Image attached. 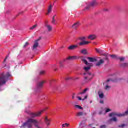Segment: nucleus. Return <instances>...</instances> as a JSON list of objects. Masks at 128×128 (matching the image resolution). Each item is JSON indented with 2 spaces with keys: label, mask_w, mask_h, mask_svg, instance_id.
Here are the masks:
<instances>
[{
  "label": "nucleus",
  "mask_w": 128,
  "mask_h": 128,
  "mask_svg": "<svg viewBox=\"0 0 128 128\" xmlns=\"http://www.w3.org/2000/svg\"><path fill=\"white\" fill-rule=\"evenodd\" d=\"M44 122L46 126L47 127L50 126V124L52 122V120L48 118L47 116L44 118Z\"/></svg>",
  "instance_id": "6e6552de"
},
{
  "label": "nucleus",
  "mask_w": 128,
  "mask_h": 128,
  "mask_svg": "<svg viewBox=\"0 0 128 128\" xmlns=\"http://www.w3.org/2000/svg\"><path fill=\"white\" fill-rule=\"evenodd\" d=\"M76 96V94H74L72 96V100H74V96Z\"/></svg>",
  "instance_id": "09e8293b"
},
{
  "label": "nucleus",
  "mask_w": 128,
  "mask_h": 128,
  "mask_svg": "<svg viewBox=\"0 0 128 128\" xmlns=\"http://www.w3.org/2000/svg\"><path fill=\"white\" fill-rule=\"evenodd\" d=\"M74 80V78L70 76H68L67 78H65L66 82H68V80Z\"/></svg>",
  "instance_id": "c756f323"
},
{
  "label": "nucleus",
  "mask_w": 128,
  "mask_h": 128,
  "mask_svg": "<svg viewBox=\"0 0 128 128\" xmlns=\"http://www.w3.org/2000/svg\"><path fill=\"white\" fill-rule=\"evenodd\" d=\"M44 74H46V72L44 71H42V72H40V76H44Z\"/></svg>",
  "instance_id": "ea45409f"
},
{
  "label": "nucleus",
  "mask_w": 128,
  "mask_h": 128,
  "mask_svg": "<svg viewBox=\"0 0 128 128\" xmlns=\"http://www.w3.org/2000/svg\"><path fill=\"white\" fill-rule=\"evenodd\" d=\"M52 24H56V20H54V17H53V18H52Z\"/></svg>",
  "instance_id": "79ce46f5"
},
{
  "label": "nucleus",
  "mask_w": 128,
  "mask_h": 128,
  "mask_svg": "<svg viewBox=\"0 0 128 128\" xmlns=\"http://www.w3.org/2000/svg\"><path fill=\"white\" fill-rule=\"evenodd\" d=\"M22 126L24 128H32V124L30 123H29L28 122H26V123H24L22 125Z\"/></svg>",
  "instance_id": "f8f14e48"
},
{
  "label": "nucleus",
  "mask_w": 128,
  "mask_h": 128,
  "mask_svg": "<svg viewBox=\"0 0 128 128\" xmlns=\"http://www.w3.org/2000/svg\"><path fill=\"white\" fill-rule=\"evenodd\" d=\"M46 84V81H42L41 82H38L36 84V88L38 90H40V88H44V84Z\"/></svg>",
  "instance_id": "1a4fd4ad"
},
{
  "label": "nucleus",
  "mask_w": 128,
  "mask_h": 128,
  "mask_svg": "<svg viewBox=\"0 0 128 128\" xmlns=\"http://www.w3.org/2000/svg\"><path fill=\"white\" fill-rule=\"evenodd\" d=\"M110 56L112 58H114V60H118V56L116 55H110Z\"/></svg>",
  "instance_id": "bb28decb"
},
{
  "label": "nucleus",
  "mask_w": 128,
  "mask_h": 128,
  "mask_svg": "<svg viewBox=\"0 0 128 128\" xmlns=\"http://www.w3.org/2000/svg\"><path fill=\"white\" fill-rule=\"evenodd\" d=\"M62 86H56L54 90H56V92H58V90H60V88H61Z\"/></svg>",
  "instance_id": "393cba45"
},
{
  "label": "nucleus",
  "mask_w": 128,
  "mask_h": 128,
  "mask_svg": "<svg viewBox=\"0 0 128 128\" xmlns=\"http://www.w3.org/2000/svg\"><path fill=\"white\" fill-rule=\"evenodd\" d=\"M56 15L55 16H53V18H54H54H56Z\"/></svg>",
  "instance_id": "603ef678"
},
{
  "label": "nucleus",
  "mask_w": 128,
  "mask_h": 128,
  "mask_svg": "<svg viewBox=\"0 0 128 128\" xmlns=\"http://www.w3.org/2000/svg\"><path fill=\"white\" fill-rule=\"evenodd\" d=\"M12 75L10 72L7 73L6 75L4 74H2L0 76V86H4L6 84L9 78H10ZM0 92H2V90L0 88Z\"/></svg>",
  "instance_id": "f257e3e1"
},
{
  "label": "nucleus",
  "mask_w": 128,
  "mask_h": 128,
  "mask_svg": "<svg viewBox=\"0 0 128 128\" xmlns=\"http://www.w3.org/2000/svg\"><path fill=\"white\" fill-rule=\"evenodd\" d=\"M78 48L77 45L71 46L68 48V50H74Z\"/></svg>",
  "instance_id": "a211bd4d"
},
{
  "label": "nucleus",
  "mask_w": 128,
  "mask_h": 128,
  "mask_svg": "<svg viewBox=\"0 0 128 128\" xmlns=\"http://www.w3.org/2000/svg\"><path fill=\"white\" fill-rule=\"evenodd\" d=\"M90 104H92V102H90Z\"/></svg>",
  "instance_id": "6e6d98bb"
},
{
  "label": "nucleus",
  "mask_w": 128,
  "mask_h": 128,
  "mask_svg": "<svg viewBox=\"0 0 128 128\" xmlns=\"http://www.w3.org/2000/svg\"><path fill=\"white\" fill-rule=\"evenodd\" d=\"M100 128H106V125H103L100 126Z\"/></svg>",
  "instance_id": "49530a36"
},
{
  "label": "nucleus",
  "mask_w": 128,
  "mask_h": 128,
  "mask_svg": "<svg viewBox=\"0 0 128 128\" xmlns=\"http://www.w3.org/2000/svg\"><path fill=\"white\" fill-rule=\"evenodd\" d=\"M87 92H90V88H86L82 92L78 93V96H80V94H82V96H84V94H86Z\"/></svg>",
  "instance_id": "ddd939ff"
},
{
  "label": "nucleus",
  "mask_w": 128,
  "mask_h": 128,
  "mask_svg": "<svg viewBox=\"0 0 128 128\" xmlns=\"http://www.w3.org/2000/svg\"><path fill=\"white\" fill-rule=\"evenodd\" d=\"M80 80V77H76V78H73L72 80L76 82V80Z\"/></svg>",
  "instance_id": "4c0bfd02"
},
{
  "label": "nucleus",
  "mask_w": 128,
  "mask_h": 128,
  "mask_svg": "<svg viewBox=\"0 0 128 128\" xmlns=\"http://www.w3.org/2000/svg\"><path fill=\"white\" fill-rule=\"evenodd\" d=\"M78 26H80V23L76 22V24H74L72 26V28H74V30H76V28H78Z\"/></svg>",
  "instance_id": "4be33fe9"
},
{
  "label": "nucleus",
  "mask_w": 128,
  "mask_h": 128,
  "mask_svg": "<svg viewBox=\"0 0 128 128\" xmlns=\"http://www.w3.org/2000/svg\"><path fill=\"white\" fill-rule=\"evenodd\" d=\"M70 126V124H63L62 125V128H68Z\"/></svg>",
  "instance_id": "72a5a7b5"
},
{
  "label": "nucleus",
  "mask_w": 128,
  "mask_h": 128,
  "mask_svg": "<svg viewBox=\"0 0 128 128\" xmlns=\"http://www.w3.org/2000/svg\"><path fill=\"white\" fill-rule=\"evenodd\" d=\"M84 76H84V82H85V84H88V82H90V81L92 80V74L86 72V73H84Z\"/></svg>",
  "instance_id": "20e7f679"
},
{
  "label": "nucleus",
  "mask_w": 128,
  "mask_h": 128,
  "mask_svg": "<svg viewBox=\"0 0 128 128\" xmlns=\"http://www.w3.org/2000/svg\"><path fill=\"white\" fill-rule=\"evenodd\" d=\"M38 42H40V39L36 40L34 42V45L33 46L32 50L34 52H36L38 50V48L40 46V44H38Z\"/></svg>",
  "instance_id": "0eeeda50"
},
{
  "label": "nucleus",
  "mask_w": 128,
  "mask_h": 128,
  "mask_svg": "<svg viewBox=\"0 0 128 128\" xmlns=\"http://www.w3.org/2000/svg\"><path fill=\"white\" fill-rule=\"evenodd\" d=\"M80 40H81V42H84L86 40V37H80L79 38Z\"/></svg>",
  "instance_id": "58836bf2"
},
{
  "label": "nucleus",
  "mask_w": 128,
  "mask_h": 128,
  "mask_svg": "<svg viewBox=\"0 0 128 128\" xmlns=\"http://www.w3.org/2000/svg\"><path fill=\"white\" fill-rule=\"evenodd\" d=\"M96 4V0H93L92 2L88 3L87 6L84 9V10H87L88 12L92 10L94 8Z\"/></svg>",
  "instance_id": "7ed1b4c3"
},
{
  "label": "nucleus",
  "mask_w": 128,
  "mask_h": 128,
  "mask_svg": "<svg viewBox=\"0 0 128 128\" xmlns=\"http://www.w3.org/2000/svg\"><path fill=\"white\" fill-rule=\"evenodd\" d=\"M27 122H28L29 124H38V121L36 120L30 118L28 120Z\"/></svg>",
  "instance_id": "9d476101"
},
{
  "label": "nucleus",
  "mask_w": 128,
  "mask_h": 128,
  "mask_svg": "<svg viewBox=\"0 0 128 128\" xmlns=\"http://www.w3.org/2000/svg\"><path fill=\"white\" fill-rule=\"evenodd\" d=\"M112 112V110H110V108L106 109V114H108V112Z\"/></svg>",
  "instance_id": "a19ab883"
},
{
  "label": "nucleus",
  "mask_w": 128,
  "mask_h": 128,
  "mask_svg": "<svg viewBox=\"0 0 128 128\" xmlns=\"http://www.w3.org/2000/svg\"><path fill=\"white\" fill-rule=\"evenodd\" d=\"M108 9H104V12H108Z\"/></svg>",
  "instance_id": "8fccbe9b"
},
{
  "label": "nucleus",
  "mask_w": 128,
  "mask_h": 128,
  "mask_svg": "<svg viewBox=\"0 0 128 128\" xmlns=\"http://www.w3.org/2000/svg\"><path fill=\"white\" fill-rule=\"evenodd\" d=\"M120 66L121 68H128V63H122L120 64Z\"/></svg>",
  "instance_id": "5701e85b"
},
{
  "label": "nucleus",
  "mask_w": 128,
  "mask_h": 128,
  "mask_svg": "<svg viewBox=\"0 0 128 128\" xmlns=\"http://www.w3.org/2000/svg\"><path fill=\"white\" fill-rule=\"evenodd\" d=\"M88 95H86V96H84V98L82 99V98H84V95H82L81 96V97H78L77 98L78 100H82V101H84L85 100H86V98H88Z\"/></svg>",
  "instance_id": "6ab92c4d"
},
{
  "label": "nucleus",
  "mask_w": 128,
  "mask_h": 128,
  "mask_svg": "<svg viewBox=\"0 0 128 128\" xmlns=\"http://www.w3.org/2000/svg\"><path fill=\"white\" fill-rule=\"evenodd\" d=\"M104 64V61L103 60H100L97 62L96 66H102V64Z\"/></svg>",
  "instance_id": "aec40b11"
},
{
  "label": "nucleus",
  "mask_w": 128,
  "mask_h": 128,
  "mask_svg": "<svg viewBox=\"0 0 128 128\" xmlns=\"http://www.w3.org/2000/svg\"><path fill=\"white\" fill-rule=\"evenodd\" d=\"M84 57H78L76 56H69L67 58L64 60V62H66V60H80V58L81 59L82 62L85 64L86 66H90V64L88 63V61H86L84 58Z\"/></svg>",
  "instance_id": "f03ea898"
},
{
  "label": "nucleus",
  "mask_w": 128,
  "mask_h": 128,
  "mask_svg": "<svg viewBox=\"0 0 128 128\" xmlns=\"http://www.w3.org/2000/svg\"><path fill=\"white\" fill-rule=\"evenodd\" d=\"M28 42H26V44H25V45H24V48H26V46H28Z\"/></svg>",
  "instance_id": "a18cd8bd"
},
{
  "label": "nucleus",
  "mask_w": 128,
  "mask_h": 128,
  "mask_svg": "<svg viewBox=\"0 0 128 128\" xmlns=\"http://www.w3.org/2000/svg\"><path fill=\"white\" fill-rule=\"evenodd\" d=\"M75 108H78V110H84L82 107H81L80 106L78 105L75 106Z\"/></svg>",
  "instance_id": "e433bc0d"
},
{
  "label": "nucleus",
  "mask_w": 128,
  "mask_h": 128,
  "mask_svg": "<svg viewBox=\"0 0 128 128\" xmlns=\"http://www.w3.org/2000/svg\"><path fill=\"white\" fill-rule=\"evenodd\" d=\"M8 56H7L6 57V58H5V60H4V62H6V60H8Z\"/></svg>",
  "instance_id": "de8ad7c7"
},
{
  "label": "nucleus",
  "mask_w": 128,
  "mask_h": 128,
  "mask_svg": "<svg viewBox=\"0 0 128 128\" xmlns=\"http://www.w3.org/2000/svg\"><path fill=\"white\" fill-rule=\"evenodd\" d=\"M110 88H111V87L109 85H105L104 86V90H110Z\"/></svg>",
  "instance_id": "a878e982"
},
{
  "label": "nucleus",
  "mask_w": 128,
  "mask_h": 128,
  "mask_svg": "<svg viewBox=\"0 0 128 128\" xmlns=\"http://www.w3.org/2000/svg\"><path fill=\"white\" fill-rule=\"evenodd\" d=\"M106 60H108V58H106Z\"/></svg>",
  "instance_id": "864d4df0"
},
{
  "label": "nucleus",
  "mask_w": 128,
  "mask_h": 128,
  "mask_svg": "<svg viewBox=\"0 0 128 128\" xmlns=\"http://www.w3.org/2000/svg\"><path fill=\"white\" fill-rule=\"evenodd\" d=\"M125 126H128V124H122V125H120L118 126V128H124Z\"/></svg>",
  "instance_id": "7c9ffc66"
},
{
  "label": "nucleus",
  "mask_w": 128,
  "mask_h": 128,
  "mask_svg": "<svg viewBox=\"0 0 128 128\" xmlns=\"http://www.w3.org/2000/svg\"><path fill=\"white\" fill-rule=\"evenodd\" d=\"M89 126H90V128H96V127H94V124H90Z\"/></svg>",
  "instance_id": "c03bdc74"
},
{
  "label": "nucleus",
  "mask_w": 128,
  "mask_h": 128,
  "mask_svg": "<svg viewBox=\"0 0 128 128\" xmlns=\"http://www.w3.org/2000/svg\"><path fill=\"white\" fill-rule=\"evenodd\" d=\"M36 26H38L37 25H34V26H33L32 27L30 28V30H34V28H36Z\"/></svg>",
  "instance_id": "37998d69"
},
{
  "label": "nucleus",
  "mask_w": 128,
  "mask_h": 128,
  "mask_svg": "<svg viewBox=\"0 0 128 128\" xmlns=\"http://www.w3.org/2000/svg\"><path fill=\"white\" fill-rule=\"evenodd\" d=\"M96 52L100 54H102V51L100 49H96Z\"/></svg>",
  "instance_id": "f704fd0d"
},
{
  "label": "nucleus",
  "mask_w": 128,
  "mask_h": 128,
  "mask_svg": "<svg viewBox=\"0 0 128 128\" xmlns=\"http://www.w3.org/2000/svg\"><path fill=\"white\" fill-rule=\"evenodd\" d=\"M98 96H99V99H100V100H98V102H99V104H104V92H102V90L98 91Z\"/></svg>",
  "instance_id": "39448f33"
},
{
  "label": "nucleus",
  "mask_w": 128,
  "mask_h": 128,
  "mask_svg": "<svg viewBox=\"0 0 128 128\" xmlns=\"http://www.w3.org/2000/svg\"><path fill=\"white\" fill-rule=\"evenodd\" d=\"M80 54H84V56H87V54H88V50L86 49H83L80 51Z\"/></svg>",
  "instance_id": "2eb2a0df"
},
{
  "label": "nucleus",
  "mask_w": 128,
  "mask_h": 128,
  "mask_svg": "<svg viewBox=\"0 0 128 128\" xmlns=\"http://www.w3.org/2000/svg\"><path fill=\"white\" fill-rule=\"evenodd\" d=\"M44 112H46V109L38 112V113H30V116L32 118H38V116H42V114Z\"/></svg>",
  "instance_id": "423d86ee"
},
{
  "label": "nucleus",
  "mask_w": 128,
  "mask_h": 128,
  "mask_svg": "<svg viewBox=\"0 0 128 128\" xmlns=\"http://www.w3.org/2000/svg\"><path fill=\"white\" fill-rule=\"evenodd\" d=\"M112 79H108L106 81L104 82V86H110V82H111Z\"/></svg>",
  "instance_id": "b1692460"
},
{
  "label": "nucleus",
  "mask_w": 128,
  "mask_h": 128,
  "mask_svg": "<svg viewBox=\"0 0 128 128\" xmlns=\"http://www.w3.org/2000/svg\"><path fill=\"white\" fill-rule=\"evenodd\" d=\"M76 116L80 118V116H84V112H78L76 114Z\"/></svg>",
  "instance_id": "cd10ccee"
},
{
  "label": "nucleus",
  "mask_w": 128,
  "mask_h": 128,
  "mask_svg": "<svg viewBox=\"0 0 128 128\" xmlns=\"http://www.w3.org/2000/svg\"><path fill=\"white\" fill-rule=\"evenodd\" d=\"M48 108H46V110H48Z\"/></svg>",
  "instance_id": "5fc2aeb1"
},
{
  "label": "nucleus",
  "mask_w": 128,
  "mask_h": 128,
  "mask_svg": "<svg viewBox=\"0 0 128 128\" xmlns=\"http://www.w3.org/2000/svg\"><path fill=\"white\" fill-rule=\"evenodd\" d=\"M110 122H118V118L116 117H114L110 120Z\"/></svg>",
  "instance_id": "c85d7f7f"
},
{
  "label": "nucleus",
  "mask_w": 128,
  "mask_h": 128,
  "mask_svg": "<svg viewBox=\"0 0 128 128\" xmlns=\"http://www.w3.org/2000/svg\"><path fill=\"white\" fill-rule=\"evenodd\" d=\"M86 58L89 60V62H96V58L87 57Z\"/></svg>",
  "instance_id": "4468645a"
},
{
  "label": "nucleus",
  "mask_w": 128,
  "mask_h": 128,
  "mask_svg": "<svg viewBox=\"0 0 128 128\" xmlns=\"http://www.w3.org/2000/svg\"><path fill=\"white\" fill-rule=\"evenodd\" d=\"M88 40H94L96 38V35H90L88 37Z\"/></svg>",
  "instance_id": "f3484780"
},
{
  "label": "nucleus",
  "mask_w": 128,
  "mask_h": 128,
  "mask_svg": "<svg viewBox=\"0 0 128 128\" xmlns=\"http://www.w3.org/2000/svg\"><path fill=\"white\" fill-rule=\"evenodd\" d=\"M118 60H120V62H124L126 60V58L122 57V58H118Z\"/></svg>",
  "instance_id": "473e14b6"
},
{
  "label": "nucleus",
  "mask_w": 128,
  "mask_h": 128,
  "mask_svg": "<svg viewBox=\"0 0 128 128\" xmlns=\"http://www.w3.org/2000/svg\"><path fill=\"white\" fill-rule=\"evenodd\" d=\"M60 68H64V63L62 62H60Z\"/></svg>",
  "instance_id": "2f4dec72"
},
{
  "label": "nucleus",
  "mask_w": 128,
  "mask_h": 128,
  "mask_svg": "<svg viewBox=\"0 0 128 128\" xmlns=\"http://www.w3.org/2000/svg\"><path fill=\"white\" fill-rule=\"evenodd\" d=\"M46 28L47 30H48V32H50L52 30V27L50 25L46 24Z\"/></svg>",
  "instance_id": "dca6fc26"
},
{
  "label": "nucleus",
  "mask_w": 128,
  "mask_h": 128,
  "mask_svg": "<svg viewBox=\"0 0 128 128\" xmlns=\"http://www.w3.org/2000/svg\"><path fill=\"white\" fill-rule=\"evenodd\" d=\"M52 6L50 5L48 8V13L46 14L47 16L48 14H50V12H52Z\"/></svg>",
  "instance_id": "412c9836"
},
{
  "label": "nucleus",
  "mask_w": 128,
  "mask_h": 128,
  "mask_svg": "<svg viewBox=\"0 0 128 128\" xmlns=\"http://www.w3.org/2000/svg\"><path fill=\"white\" fill-rule=\"evenodd\" d=\"M84 70H86V72H88V70H90V66L84 67Z\"/></svg>",
  "instance_id": "c9c22d12"
},
{
  "label": "nucleus",
  "mask_w": 128,
  "mask_h": 128,
  "mask_svg": "<svg viewBox=\"0 0 128 128\" xmlns=\"http://www.w3.org/2000/svg\"><path fill=\"white\" fill-rule=\"evenodd\" d=\"M83 124H84V122H82L80 124V126H82Z\"/></svg>",
  "instance_id": "3c124183"
},
{
  "label": "nucleus",
  "mask_w": 128,
  "mask_h": 128,
  "mask_svg": "<svg viewBox=\"0 0 128 128\" xmlns=\"http://www.w3.org/2000/svg\"><path fill=\"white\" fill-rule=\"evenodd\" d=\"M90 42L83 40L79 43V46H88V44H90Z\"/></svg>",
  "instance_id": "9b49d317"
}]
</instances>
